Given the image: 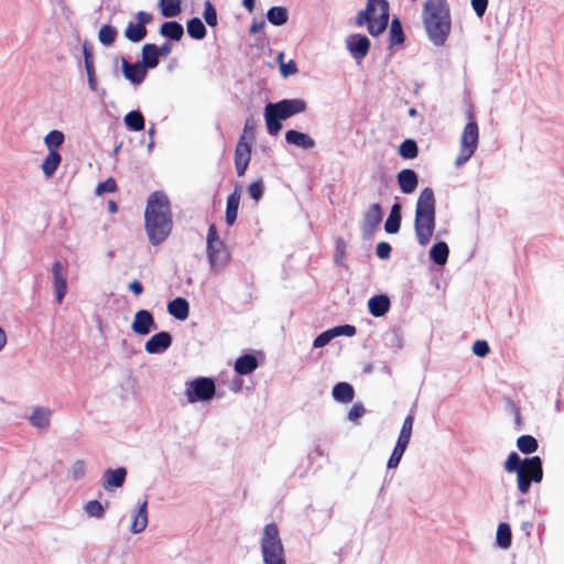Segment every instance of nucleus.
<instances>
[{
  "mask_svg": "<svg viewBox=\"0 0 564 564\" xmlns=\"http://www.w3.org/2000/svg\"><path fill=\"white\" fill-rule=\"evenodd\" d=\"M144 227L153 246L162 243L173 227L171 204L164 192L155 191L148 197L144 210Z\"/></svg>",
  "mask_w": 564,
  "mask_h": 564,
  "instance_id": "obj_1",
  "label": "nucleus"
},
{
  "mask_svg": "<svg viewBox=\"0 0 564 564\" xmlns=\"http://www.w3.org/2000/svg\"><path fill=\"white\" fill-rule=\"evenodd\" d=\"M422 20L429 39L435 45H443L452 29L447 0H425Z\"/></svg>",
  "mask_w": 564,
  "mask_h": 564,
  "instance_id": "obj_2",
  "label": "nucleus"
},
{
  "mask_svg": "<svg viewBox=\"0 0 564 564\" xmlns=\"http://www.w3.org/2000/svg\"><path fill=\"white\" fill-rule=\"evenodd\" d=\"M507 473H517L518 489L522 495L529 492L532 482H541L543 479L542 459L539 456H532L521 459L512 452L503 463Z\"/></svg>",
  "mask_w": 564,
  "mask_h": 564,
  "instance_id": "obj_3",
  "label": "nucleus"
},
{
  "mask_svg": "<svg viewBox=\"0 0 564 564\" xmlns=\"http://www.w3.org/2000/svg\"><path fill=\"white\" fill-rule=\"evenodd\" d=\"M435 196L431 187L421 191L416 202L414 230L417 242L426 246L435 230Z\"/></svg>",
  "mask_w": 564,
  "mask_h": 564,
  "instance_id": "obj_4",
  "label": "nucleus"
},
{
  "mask_svg": "<svg viewBox=\"0 0 564 564\" xmlns=\"http://www.w3.org/2000/svg\"><path fill=\"white\" fill-rule=\"evenodd\" d=\"M307 105L302 99H283L278 102H270L264 108V120L269 134L276 135L281 129V120L302 113Z\"/></svg>",
  "mask_w": 564,
  "mask_h": 564,
  "instance_id": "obj_5",
  "label": "nucleus"
},
{
  "mask_svg": "<svg viewBox=\"0 0 564 564\" xmlns=\"http://www.w3.org/2000/svg\"><path fill=\"white\" fill-rule=\"evenodd\" d=\"M389 3L387 0H367L366 8L358 12L355 23L357 26L367 24L370 35L381 34L388 26Z\"/></svg>",
  "mask_w": 564,
  "mask_h": 564,
  "instance_id": "obj_6",
  "label": "nucleus"
},
{
  "mask_svg": "<svg viewBox=\"0 0 564 564\" xmlns=\"http://www.w3.org/2000/svg\"><path fill=\"white\" fill-rule=\"evenodd\" d=\"M206 240V254L210 269L215 273H219L230 263L231 254L226 243L218 236L217 228L214 224L208 228Z\"/></svg>",
  "mask_w": 564,
  "mask_h": 564,
  "instance_id": "obj_7",
  "label": "nucleus"
},
{
  "mask_svg": "<svg viewBox=\"0 0 564 564\" xmlns=\"http://www.w3.org/2000/svg\"><path fill=\"white\" fill-rule=\"evenodd\" d=\"M261 552L264 564H286L284 547L275 523H268L263 529Z\"/></svg>",
  "mask_w": 564,
  "mask_h": 564,
  "instance_id": "obj_8",
  "label": "nucleus"
},
{
  "mask_svg": "<svg viewBox=\"0 0 564 564\" xmlns=\"http://www.w3.org/2000/svg\"><path fill=\"white\" fill-rule=\"evenodd\" d=\"M468 118L469 121L465 126L460 135V149L455 161L457 166L463 165L473 156L478 144L479 129L474 119V113L469 112Z\"/></svg>",
  "mask_w": 564,
  "mask_h": 564,
  "instance_id": "obj_9",
  "label": "nucleus"
},
{
  "mask_svg": "<svg viewBox=\"0 0 564 564\" xmlns=\"http://www.w3.org/2000/svg\"><path fill=\"white\" fill-rule=\"evenodd\" d=\"M215 382L210 378L199 377L187 383L186 397L193 403L196 401H208L215 395Z\"/></svg>",
  "mask_w": 564,
  "mask_h": 564,
  "instance_id": "obj_10",
  "label": "nucleus"
},
{
  "mask_svg": "<svg viewBox=\"0 0 564 564\" xmlns=\"http://www.w3.org/2000/svg\"><path fill=\"white\" fill-rule=\"evenodd\" d=\"M135 19L137 23L129 22L124 30V36L133 43L142 41L147 36V24H150L153 18L149 12L139 11Z\"/></svg>",
  "mask_w": 564,
  "mask_h": 564,
  "instance_id": "obj_11",
  "label": "nucleus"
},
{
  "mask_svg": "<svg viewBox=\"0 0 564 564\" xmlns=\"http://www.w3.org/2000/svg\"><path fill=\"white\" fill-rule=\"evenodd\" d=\"M251 160V144L241 135L235 149V169L238 176H243Z\"/></svg>",
  "mask_w": 564,
  "mask_h": 564,
  "instance_id": "obj_12",
  "label": "nucleus"
},
{
  "mask_svg": "<svg viewBox=\"0 0 564 564\" xmlns=\"http://www.w3.org/2000/svg\"><path fill=\"white\" fill-rule=\"evenodd\" d=\"M53 286L56 293V301L61 304L67 292L66 272L59 261H55L51 268Z\"/></svg>",
  "mask_w": 564,
  "mask_h": 564,
  "instance_id": "obj_13",
  "label": "nucleus"
},
{
  "mask_svg": "<svg viewBox=\"0 0 564 564\" xmlns=\"http://www.w3.org/2000/svg\"><path fill=\"white\" fill-rule=\"evenodd\" d=\"M131 328L135 334L144 336L148 335L152 329L156 328V323L153 315L149 311L139 310L134 314Z\"/></svg>",
  "mask_w": 564,
  "mask_h": 564,
  "instance_id": "obj_14",
  "label": "nucleus"
},
{
  "mask_svg": "<svg viewBox=\"0 0 564 564\" xmlns=\"http://www.w3.org/2000/svg\"><path fill=\"white\" fill-rule=\"evenodd\" d=\"M172 345V336L167 332L154 334L144 345L148 354H160L165 351Z\"/></svg>",
  "mask_w": 564,
  "mask_h": 564,
  "instance_id": "obj_15",
  "label": "nucleus"
},
{
  "mask_svg": "<svg viewBox=\"0 0 564 564\" xmlns=\"http://www.w3.org/2000/svg\"><path fill=\"white\" fill-rule=\"evenodd\" d=\"M347 47L356 59H362L369 52L370 41L366 35L355 34L348 39Z\"/></svg>",
  "mask_w": 564,
  "mask_h": 564,
  "instance_id": "obj_16",
  "label": "nucleus"
},
{
  "mask_svg": "<svg viewBox=\"0 0 564 564\" xmlns=\"http://www.w3.org/2000/svg\"><path fill=\"white\" fill-rule=\"evenodd\" d=\"M122 72L124 77L134 85L141 84L147 76V68L141 62L131 64L126 58H122Z\"/></svg>",
  "mask_w": 564,
  "mask_h": 564,
  "instance_id": "obj_17",
  "label": "nucleus"
},
{
  "mask_svg": "<svg viewBox=\"0 0 564 564\" xmlns=\"http://www.w3.org/2000/svg\"><path fill=\"white\" fill-rule=\"evenodd\" d=\"M241 192V185H237L234 192L227 197L226 223L228 226H232L237 220Z\"/></svg>",
  "mask_w": 564,
  "mask_h": 564,
  "instance_id": "obj_18",
  "label": "nucleus"
},
{
  "mask_svg": "<svg viewBox=\"0 0 564 564\" xmlns=\"http://www.w3.org/2000/svg\"><path fill=\"white\" fill-rule=\"evenodd\" d=\"M398 185L402 193L412 194L419 184L417 174L411 169H403L397 175Z\"/></svg>",
  "mask_w": 564,
  "mask_h": 564,
  "instance_id": "obj_19",
  "label": "nucleus"
},
{
  "mask_svg": "<svg viewBox=\"0 0 564 564\" xmlns=\"http://www.w3.org/2000/svg\"><path fill=\"white\" fill-rule=\"evenodd\" d=\"M382 220L381 206L378 203H373L369 206L368 210L364 215L362 227L368 232H373Z\"/></svg>",
  "mask_w": 564,
  "mask_h": 564,
  "instance_id": "obj_20",
  "label": "nucleus"
},
{
  "mask_svg": "<svg viewBox=\"0 0 564 564\" xmlns=\"http://www.w3.org/2000/svg\"><path fill=\"white\" fill-rule=\"evenodd\" d=\"M126 476L127 470L123 467H119L117 469H107L104 474L102 487L106 490L121 487L124 482Z\"/></svg>",
  "mask_w": 564,
  "mask_h": 564,
  "instance_id": "obj_21",
  "label": "nucleus"
},
{
  "mask_svg": "<svg viewBox=\"0 0 564 564\" xmlns=\"http://www.w3.org/2000/svg\"><path fill=\"white\" fill-rule=\"evenodd\" d=\"M369 312L375 317L383 316L390 308V300L387 295H375L368 301Z\"/></svg>",
  "mask_w": 564,
  "mask_h": 564,
  "instance_id": "obj_22",
  "label": "nucleus"
},
{
  "mask_svg": "<svg viewBox=\"0 0 564 564\" xmlns=\"http://www.w3.org/2000/svg\"><path fill=\"white\" fill-rule=\"evenodd\" d=\"M285 141L302 149H312L315 147V141L308 134L297 130L286 131Z\"/></svg>",
  "mask_w": 564,
  "mask_h": 564,
  "instance_id": "obj_23",
  "label": "nucleus"
},
{
  "mask_svg": "<svg viewBox=\"0 0 564 564\" xmlns=\"http://www.w3.org/2000/svg\"><path fill=\"white\" fill-rule=\"evenodd\" d=\"M258 368V360L251 354L240 356L235 361V371L240 376L250 375Z\"/></svg>",
  "mask_w": 564,
  "mask_h": 564,
  "instance_id": "obj_24",
  "label": "nucleus"
},
{
  "mask_svg": "<svg viewBox=\"0 0 564 564\" xmlns=\"http://www.w3.org/2000/svg\"><path fill=\"white\" fill-rule=\"evenodd\" d=\"M167 312L180 321H185L189 314L188 302L183 297H176L167 304Z\"/></svg>",
  "mask_w": 564,
  "mask_h": 564,
  "instance_id": "obj_25",
  "label": "nucleus"
},
{
  "mask_svg": "<svg viewBox=\"0 0 564 564\" xmlns=\"http://www.w3.org/2000/svg\"><path fill=\"white\" fill-rule=\"evenodd\" d=\"M159 33L170 40L180 41L184 35V29L177 21H167L160 26Z\"/></svg>",
  "mask_w": 564,
  "mask_h": 564,
  "instance_id": "obj_26",
  "label": "nucleus"
},
{
  "mask_svg": "<svg viewBox=\"0 0 564 564\" xmlns=\"http://www.w3.org/2000/svg\"><path fill=\"white\" fill-rule=\"evenodd\" d=\"M159 47L155 44L148 43L142 47V64L147 69L155 68L159 65Z\"/></svg>",
  "mask_w": 564,
  "mask_h": 564,
  "instance_id": "obj_27",
  "label": "nucleus"
},
{
  "mask_svg": "<svg viewBox=\"0 0 564 564\" xmlns=\"http://www.w3.org/2000/svg\"><path fill=\"white\" fill-rule=\"evenodd\" d=\"M332 393L336 401L344 403L352 401L355 395L352 386L347 382H339L335 384Z\"/></svg>",
  "mask_w": 564,
  "mask_h": 564,
  "instance_id": "obj_28",
  "label": "nucleus"
},
{
  "mask_svg": "<svg viewBox=\"0 0 564 564\" xmlns=\"http://www.w3.org/2000/svg\"><path fill=\"white\" fill-rule=\"evenodd\" d=\"M148 524V514H147V501L140 506L138 512L133 514L130 530L132 533L142 532Z\"/></svg>",
  "mask_w": 564,
  "mask_h": 564,
  "instance_id": "obj_29",
  "label": "nucleus"
},
{
  "mask_svg": "<svg viewBox=\"0 0 564 564\" xmlns=\"http://www.w3.org/2000/svg\"><path fill=\"white\" fill-rule=\"evenodd\" d=\"M401 226V206L394 204L391 207L390 215L384 224V230L388 234H397Z\"/></svg>",
  "mask_w": 564,
  "mask_h": 564,
  "instance_id": "obj_30",
  "label": "nucleus"
},
{
  "mask_svg": "<svg viewBox=\"0 0 564 564\" xmlns=\"http://www.w3.org/2000/svg\"><path fill=\"white\" fill-rule=\"evenodd\" d=\"M62 162V156L58 151L48 152L47 156L42 163V171L46 177H51Z\"/></svg>",
  "mask_w": 564,
  "mask_h": 564,
  "instance_id": "obj_31",
  "label": "nucleus"
},
{
  "mask_svg": "<svg viewBox=\"0 0 564 564\" xmlns=\"http://www.w3.org/2000/svg\"><path fill=\"white\" fill-rule=\"evenodd\" d=\"M449 249L446 242L440 241L432 246L430 250L431 259L438 265L446 263L448 258Z\"/></svg>",
  "mask_w": 564,
  "mask_h": 564,
  "instance_id": "obj_32",
  "label": "nucleus"
},
{
  "mask_svg": "<svg viewBox=\"0 0 564 564\" xmlns=\"http://www.w3.org/2000/svg\"><path fill=\"white\" fill-rule=\"evenodd\" d=\"M50 421L51 411L46 408H36L30 417L31 424L39 429L47 427L50 425Z\"/></svg>",
  "mask_w": 564,
  "mask_h": 564,
  "instance_id": "obj_33",
  "label": "nucleus"
},
{
  "mask_svg": "<svg viewBox=\"0 0 564 564\" xmlns=\"http://www.w3.org/2000/svg\"><path fill=\"white\" fill-rule=\"evenodd\" d=\"M159 7L165 18L177 17L182 11L181 0H160Z\"/></svg>",
  "mask_w": 564,
  "mask_h": 564,
  "instance_id": "obj_34",
  "label": "nucleus"
},
{
  "mask_svg": "<svg viewBox=\"0 0 564 564\" xmlns=\"http://www.w3.org/2000/svg\"><path fill=\"white\" fill-rule=\"evenodd\" d=\"M404 33L402 30L401 22L399 19H393L390 24L389 31V43L390 46L393 47L395 45L402 44L404 42Z\"/></svg>",
  "mask_w": 564,
  "mask_h": 564,
  "instance_id": "obj_35",
  "label": "nucleus"
},
{
  "mask_svg": "<svg viewBox=\"0 0 564 564\" xmlns=\"http://www.w3.org/2000/svg\"><path fill=\"white\" fill-rule=\"evenodd\" d=\"M126 126L132 131L144 129V118L139 110H132L124 116Z\"/></svg>",
  "mask_w": 564,
  "mask_h": 564,
  "instance_id": "obj_36",
  "label": "nucleus"
},
{
  "mask_svg": "<svg viewBox=\"0 0 564 564\" xmlns=\"http://www.w3.org/2000/svg\"><path fill=\"white\" fill-rule=\"evenodd\" d=\"M186 26L192 39L202 40L206 36V28L199 18L188 20Z\"/></svg>",
  "mask_w": 564,
  "mask_h": 564,
  "instance_id": "obj_37",
  "label": "nucleus"
},
{
  "mask_svg": "<svg viewBox=\"0 0 564 564\" xmlns=\"http://www.w3.org/2000/svg\"><path fill=\"white\" fill-rule=\"evenodd\" d=\"M268 20L273 25H283L288 21V10L284 7H272L267 13Z\"/></svg>",
  "mask_w": 564,
  "mask_h": 564,
  "instance_id": "obj_38",
  "label": "nucleus"
},
{
  "mask_svg": "<svg viewBox=\"0 0 564 564\" xmlns=\"http://www.w3.org/2000/svg\"><path fill=\"white\" fill-rule=\"evenodd\" d=\"M419 154V148L414 140L406 139L399 147V155L405 160L415 159Z\"/></svg>",
  "mask_w": 564,
  "mask_h": 564,
  "instance_id": "obj_39",
  "label": "nucleus"
},
{
  "mask_svg": "<svg viewBox=\"0 0 564 564\" xmlns=\"http://www.w3.org/2000/svg\"><path fill=\"white\" fill-rule=\"evenodd\" d=\"M517 447L523 454H532L536 452L538 441L532 435H521L517 440Z\"/></svg>",
  "mask_w": 564,
  "mask_h": 564,
  "instance_id": "obj_40",
  "label": "nucleus"
},
{
  "mask_svg": "<svg viewBox=\"0 0 564 564\" xmlns=\"http://www.w3.org/2000/svg\"><path fill=\"white\" fill-rule=\"evenodd\" d=\"M64 139V133L62 131L52 130L45 135L44 143L48 149V152L57 151V149L63 144Z\"/></svg>",
  "mask_w": 564,
  "mask_h": 564,
  "instance_id": "obj_41",
  "label": "nucleus"
},
{
  "mask_svg": "<svg viewBox=\"0 0 564 564\" xmlns=\"http://www.w3.org/2000/svg\"><path fill=\"white\" fill-rule=\"evenodd\" d=\"M117 37V30L111 25H102L98 32V39L101 44L110 46L115 43Z\"/></svg>",
  "mask_w": 564,
  "mask_h": 564,
  "instance_id": "obj_42",
  "label": "nucleus"
},
{
  "mask_svg": "<svg viewBox=\"0 0 564 564\" xmlns=\"http://www.w3.org/2000/svg\"><path fill=\"white\" fill-rule=\"evenodd\" d=\"M414 424V416L412 414H409L402 424L398 442L408 444L410 443L411 436H412V430Z\"/></svg>",
  "mask_w": 564,
  "mask_h": 564,
  "instance_id": "obj_43",
  "label": "nucleus"
},
{
  "mask_svg": "<svg viewBox=\"0 0 564 564\" xmlns=\"http://www.w3.org/2000/svg\"><path fill=\"white\" fill-rule=\"evenodd\" d=\"M497 543L501 547H509L511 544V529L507 523H500L497 529Z\"/></svg>",
  "mask_w": 564,
  "mask_h": 564,
  "instance_id": "obj_44",
  "label": "nucleus"
},
{
  "mask_svg": "<svg viewBox=\"0 0 564 564\" xmlns=\"http://www.w3.org/2000/svg\"><path fill=\"white\" fill-rule=\"evenodd\" d=\"M406 447H408V444H404V443H401V442L397 441V444H395V446L393 448V452H392V454H391V456H390V458H389V460L387 463L388 468L391 469V468H397L398 467V465L400 464L401 458H402Z\"/></svg>",
  "mask_w": 564,
  "mask_h": 564,
  "instance_id": "obj_45",
  "label": "nucleus"
},
{
  "mask_svg": "<svg viewBox=\"0 0 564 564\" xmlns=\"http://www.w3.org/2000/svg\"><path fill=\"white\" fill-rule=\"evenodd\" d=\"M203 17L209 26L217 25V12L214 4L209 0H206L204 3Z\"/></svg>",
  "mask_w": 564,
  "mask_h": 564,
  "instance_id": "obj_46",
  "label": "nucleus"
},
{
  "mask_svg": "<svg viewBox=\"0 0 564 564\" xmlns=\"http://www.w3.org/2000/svg\"><path fill=\"white\" fill-rule=\"evenodd\" d=\"M263 189H264L263 181L261 178H259V180L252 182L248 186V194L256 203H258L263 195Z\"/></svg>",
  "mask_w": 564,
  "mask_h": 564,
  "instance_id": "obj_47",
  "label": "nucleus"
},
{
  "mask_svg": "<svg viewBox=\"0 0 564 564\" xmlns=\"http://www.w3.org/2000/svg\"><path fill=\"white\" fill-rule=\"evenodd\" d=\"M85 511L89 517L101 518L105 509L98 500H90L86 503Z\"/></svg>",
  "mask_w": 564,
  "mask_h": 564,
  "instance_id": "obj_48",
  "label": "nucleus"
},
{
  "mask_svg": "<svg viewBox=\"0 0 564 564\" xmlns=\"http://www.w3.org/2000/svg\"><path fill=\"white\" fill-rule=\"evenodd\" d=\"M118 189L115 178L108 177L106 181L99 183L95 189L96 195L104 193H115Z\"/></svg>",
  "mask_w": 564,
  "mask_h": 564,
  "instance_id": "obj_49",
  "label": "nucleus"
},
{
  "mask_svg": "<svg viewBox=\"0 0 564 564\" xmlns=\"http://www.w3.org/2000/svg\"><path fill=\"white\" fill-rule=\"evenodd\" d=\"M86 474V466H85V462L83 459H77L70 470H69V475L70 477L74 479V480H78V479H82Z\"/></svg>",
  "mask_w": 564,
  "mask_h": 564,
  "instance_id": "obj_50",
  "label": "nucleus"
},
{
  "mask_svg": "<svg viewBox=\"0 0 564 564\" xmlns=\"http://www.w3.org/2000/svg\"><path fill=\"white\" fill-rule=\"evenodd\" d=\"M333 338H335V334L333 333V329H328L326 332H323L319 334L313 343V346L315 348H321L326 346Z\"/></svg>",
  "mask_w": 564,
  "mask_h": 564,
  "instance_id": "obj_51",
  "label": "nucleus"
},
{
  "mask_svg": "<svg viewBox=\"0 0 564 564\" xmlns=\"http://www.w3.org/2000/svg\"><path fill=\"white\" fill-rule=\"evenodd\" d=\"M256 127V121L252 118L246 120L242 135H246V141L250 142V144L254 139Z\"/></svg>",
  "mask_w": 564,
  "mask_h": 564,
  "instance_id": "obj_52",
  "label": "nucleus"
},
{
  "mask_svg": "<svg viewBox=\"0 0 564 564\" xmlns=\"http://www.w3.org/2000/svg\"><path fill=\"white\" fill-rule=\"evenodd\" d=\"M391 250L392 248L389 242L381 241L377 245L376 254L378 258L386 260L390 258Z\"/></svg>",
  "mask_w": 564,
  "mask_h": 564,
  "instance_id": "obj_53",
  "label": "nucleus"
},
{
  "mask_svg": "<svg viewBox=\"0 0 564 564\" xmlns=\"http://www.w3.org/2000/svg\"><path fill=\"white\" fill-rule=\"evenodd\" d=\"M489 345L486 340H476L473 345V352L476 356L485 357L489 352Z\"/></svg>",
  "mask_w": 564,
  "mask_h": 564,
  "instance_id": "obj_54",
  "label": "nucleus"
},
{
  "mask_svg": "<svg viewBox=\"0 0 564 564\" xmlns=\"http://www.w3.org/2000/svg\"><path fill=\"white\" fill-rule=\"evenodd\" d=\"M366 410L361 403H355L349 412H348V419L350 421L356 422L358 419H360L365 414Z\"/></svg>",
  "mask_w": 564,
  "mask_h": 564,
  "instance_id": "obj_55",
  "label": "nucleus"
},
{
  "mask_svg": "<svg viewBox=\"0 0 564 564\" xmlns=\"http://www.w3.org/2000/svg\"><path fill=\"white\" fill-rule=\"evenodd\" d=\"M345 253H346V243H345L344 239L339 238L336 241L335 258H334V260L337 264L341 263V261L345 257Z\"/></svg>",
  "mask_w": 564,
  "mask_h": 564,
  "instance_id": "obj_56",
  "label": "nucleus"
},
{
  "mask_svg": "<svg viewBox=\"0 0 564 564\" xmlns=\"http://www.w3.org/2000/svg\"><path fill=\"white\" fill-rule=\"evenodd\" d=\"M333 329V333L335 334V337L336 336H341V335H345V336H348V337H351L356 334V327L352 326V325H341V326H336Z\"/></svg>",
  "mask_w": 564,
  "mask_h": 564,
  "instance_id": "obj_57",
  "label": "nucleus"
},
{
  "mask_svg": "<svg viewBox=\"0 0 564 564\" xmlns=\"http://www.w3.org/2000/svg\"><path fill=\"white\" fill-rule=\"evenodd\" d=\"M280 70L283 77L294 75L297 72L296 64L292 59L289 61L288 63H281Z\"/></svg>",
  "mask_w": 564,
  "mask_h": 564,
  "instance_id": "obj_58",
  "label": "nucleus"
},
{
  "mask_svg": "<svg viewBox=\"0 0 564 564\" xmlns=\"http://www.w3.org/2000/svg\"><path fill=\"white\" fill-rule=\"evenodd\" d=\"M471 7L476 14L481 18L488 7V0H471Z\"/></svg>",
  "mask_w": 564,
  "mask_h": 564,
  "instance_id": "obj_59",
  "label": "nucleus"
},
{
  "mask_svg": "<svg viewBox=\"0 0 564 564\" xmlns=\"http://www.w3.org/2000/svg\"><path fill=\"white\" fill-rule=\"evenodd\" d=\"M83 55H84L85 67L94 66L93 51H91V47L87 43L83 44Z\"/></svg>",
  "mask_w": 564,
  "mask_h": 564,
  "instance_id": "obj_60",
  "label": "nucleus"
},
{
  "mask_svg": "<svg viewBox=\"0 0 564 564\" xmlns=\"http://www.w3.org/2000/svg\"><path fill=\"white\" fill-rule=\"evenodd\" d=\"M86 69V73H87V78H88V85L90 87L91 90H96L97 88V82H96V76H95V68L94 66H86L85 67Z\"/></svg>",
  "mask_w": 564,
  "mask_h": 564,
  "instance_id": "obj_61",
  "label": "nucleus"
},
{
  "mask_svg": "<svg viewBox=\"0 0 564 564\" xmlns=\"http://www.w3.org/2000/svg\"><path fill=\"white\" fill-rule=\"evenodd\" d=\"M128 289L135 295H140L143 293V286L141 282L138 280L130 282Z\"/></svg>",
  "mask_w": 564,
  "mask_h": 564,
  "instance_id": "obj_62",
  "label": "nucleus"
},
{
  "mask_svg": "<svg viewBox=\"0 0 564 564\" xmlns=\"http://www.w3.org/2000/svg\"><path fill=\"white\" fill-rule=\"evenodd\" d=\"M158 47H159V51H158L159 56H163V57L167 56L172 51V45L169 42H165L161 46H158Z\"/></svg>",
  "mask_w": 564,
  "mask_h": 564,
  "instance_id": "obj_63",
  "label": "nucleus"
},
{
  "mask_svg": "<svg viewBox=\"0 0 564 564\" xmlns=\"http://www.w3.org/2000/svg\"><path fill=\"white\" fill-rule=\"evenodd\" d=\"M107 209L110 214H116L118 212V205L115 200H109L107 204Z\"/></svg>",
  "mask_w": 564,
  "mask_h": 564,
  "instance_id": "obj_64",
  "label": "nucleus"
}]
</instances>
